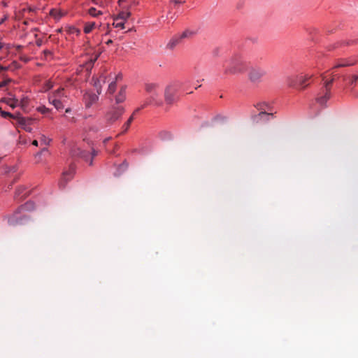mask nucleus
<instances>
[{
  "label": "nucleus",
  "instance_id": "1",
  "mask_svg": "<svg viewBox=\"0 0 358 358\" xmlns=\"http://www.w3.org/2000/svg\"><path fill=\"white\" fill-rule=\"evenodd\" d=\"M145 91L148 94V97L141 106V108H144L150 105L159 106L162 104V101L160 99V87L158 84L152 83H145Z\"/></svg>",
  "mask_w": 358,
  "mask_h": 358
},
{
  "label": "nucleus",
  "instance_id": "2",
  "mask_svg": "<svg viewBox=\"0 0 358 358\" xmlns=\"http://www.w3.org/2000/svg\"><path fill=\"white\" fill-rule=\"evenodd\" d=\"M247 68V61L240 55H235L228 62L224 73L226 74L241 73L245 72Z\"/></svg>",
  "mask_w": 358,
  "mask_h": 358
},
{
  "label": "nucleus",
  "instance_id": "3",
  "mask_svg": "<svg viewBox=\"0 0 358 358\" xmlns=\"http://www.w3.org/2000/svg\"><path fill=\"white\" fill-rule=\"evenodd\" d=\"M33 208L31 202H27L19 207L11 215L8 217V222L11 225L24 224L28 217L23 213V210H29Z\"/></svg>",
  "mask_w": 358,
  "mask_h": 358
},
{
  "label": "nucleus",
  "instance_id": "4",
  "mask_svg": "<svg viewBox=\"0 0 358 358\" xmlns=\"http://www.w3.org/2000/svg\"><path fill=\"white\" fill-rule=\"evenodd\" d=\"M266 74V71L259 66H253L249 69L248 78L249 81L254 85H259L264 76Z\"/></svg>",
  "mask_w": 358,
  "mask_h": 358
},
{
  "label": "nucleus",
  "instance_id": "5",
  "mask_svg": "<svg viewBox=\"0 0 358 358\" xmlns=\"http://www.w3.org/2000/svg\"><path fill=\"white\" fill-rule=\"evenodd\" d=\"M124 113V108L123 106H119L113 107L105 115L106 127L112 125L114 122L120 118Z\"/></svg>",
  "mask_w": 358,
  "mask_h": 358
},
{
  "label": "nucleus",
  "instance_id": "6",
  "mask_svg": "<svg viewBox=\"0 0 358 358\" xmlns=\"http://www.w3.org/2000/svg\"><path fill=\"white\" fill-rule=\"evenodd\" d=\"M311 78V76L309 75H299L296 76H292L288 78L287 84L290 87H295L297 84L301 86L302 88L306 87L308 85L306 84V82Z\"/></svg>",
  "mask_w": 358,
  "mask_h": 358
},
{
  "label": "nucleus",
  "instance_id": "7",
  "mask_svg": "<svg viewBox=\"0 0 358 358\" xmlns=\"http://www.w3.org/2000/svg\"><path fill=\"white\" fill-rule=\"evenodd\" d=\"M63 91V88L58 89L49 97L50 103H51L57 110L64 108V104L61 99L64 96Z\"/></svg>",
  "mask_w": 358,
  "mask_h": 358
},
{
  "label": "nucleus",
  "instance_id": "8",
  "mask_svg": "<svg viewBox=\"0 0 358 358\" xmlns=\"http://www.w3.org/2000/svg\"><path fill=\"white\" fill-rule=\"evenodd\" d=\"M177 88L173 85H169L164 92L165 101L168 104L173 103L176 100Z\"/></svg>",
  "mask_w": 358,
  "mask_h": 358
},
{
  "label": "nucleus",
  "instance_id": "9",
  "mask_svg": "<svg viewBox=\"0 0 358 358\" xmlns=\"http://www.w3.org/2000/svg\"><path fill=\"white\" fill-rule=\"evenodd\" d=\"M98 94L92 92H87L83 96V101L87 108H90L94 103H96L99 99Z\"/></svg>",
  "mask_w": 358,
  "mask_h": 358
},
{
  "label": "nucleus",
  "instance_id": "10",
  "mask_svg": "<svg viewBox=\"0 0 358 358\" xmlns=\"http://www.w3.org/2000/svg\"><path fill=\"white\" fill-rule=\"evenodd\" d=\"M70 154L73 157L83 158L85 161H87L90 157L89 154L86 151L81 150L76 145H73L70 151Z\"/></svg>",
  "mask_w": 358,
  "mask_h": 358
},
{
  "label": "nucleus",
  "instance_id": "11",
  "mask_svg": "<svg viewBox=\"0 0 358 358\" xmlns=\"http://www.w3.org/2000/svg\"><path fill=\"white\" fill-rule=\"evenodd\" d=\"M16 119H17L18 124H20L21 126H22V127L24 130H26L27 131H29V132L31 131V128L30 127V125L32 122L31 119L25 118L20 115L16 116Z\"/></svg>",
  "mask_w": 358,
  "mask_h": 358
},
{
  "label": "nucleus",
  "instance_id": "12",
  "mask_svg": "<svg viewBox=\"0 0 358 358\" xmlns=\"http://www.w3.org/2000/svg\"><path fill=\"white\" fill-rule=\"evenodd\" d=\"M126 99V86H122L117 94L115 96L116 103H120Z\"/></svg>",
  "mask_w": 358,
  "mask_h": 358
},
{
  "label": "nucleus",
  "instance_id": "13",
  "mask_svg": "<svg viewBox=\"0 0 358 358\" xmlns=\"http://www.w3.org/2000/svg\"><path fill=\"white\" fill-rule=\"evenodd\" d=\"M323 95H321L317 98V102L320 104L321 106H324L327 101L330 99L331 97V92L328 91H324L323 90Z\"/></svg>",
  "mask_w": 358,
  "mask_h": 358
},
{
  "label": "nucleus",
  "instance_id": "14",
  "mask_svg": "<svg viewBox=\"0 0 358 358\" xmlns=\"http://www.w3.org/2000/svg\"><path fill=\"white\" fill-rule=\"evenodd\" d=\"M141 109H142L141 108H138L137 109L135 110V111L134 112L133 115L128 119V120L124 124L123 127H122V129H123V131L122 132H126L132 121L134 120V115L136 114V113H138Z\"/></svg>",
  "mask_w": 358,
  "mask_h": 358
},
{
  "label": "nucleus",
  "instance_id": "15",
  "mask_svg": "<svg viewBox=\"0 0 358 358\" xmlns=\"http://www.w3.org/2000/svg\"><path fill=\"white\" fill-rule=\"evenodd\" d=\"M195 34V32L193 31H191V30H185V31H183L178 37V39L176 40V43H178L180 40L182 39V38H191L192 36H193Z\"/></svg>",
  "mask_w": 358,
  "mask_h": 358
},
{
  "label": "nucleus",
  "instance_id": "16",
  "mask_svg": "<svg viewBox=\"0 0 358 358\" xmlns=\"http://www.w3.org/2000/svg\"><path fill=\"white\" fill-rule=\"evenodd\" d=\"M24 190L25 189L23 187H18L15 192V197L19 199H24L27 196V193L24 192Z\"/></svg>",
  "mask_w": 358,
  "mask_h": 358
},
{
  "label": "nucleus",
  "instance_id": "17",
  "mask_svg": "<svg viewBox=\"0 0 358 358\" xmlns=\"http://www.w3.org/2000/svg\"><path fill=\"white\" fill-rule=\"evenodd\" d=\"M73 169H71L69 171L64 172L63 173L61 182H62L63 181L65 182H67L69 180H71L73 178ZM60 185H62V183H60Z\"/></svg>",
  "mask_w": 358,
  "mask_h": 358
},
{
  "label": "nucleus",
  "instance_id": "18",
  "mask_svg": "<svg viewBox=\"0 0 358 358\" xmlns=\"http://www.w3.org/2000/svg\"><path fill=\"white\" fill-rule=\"evenodd\" d=\"M93 85L95 87L98 94L101 93L102 85L101 84V80L95 78H92Z\"/></svg>",
  "mask_w": 358,
  "mask_h": 358
},
{
  "label": "nucleus",
  "instance_id": "19",
  "mask_svg": "<svg viewBox=\"0 0 358 358\" xmlns=\"http://www.w3.org/2000/svg\"><path fill=\"white\" fill-rule=\"evenodd\" d=\"M131 15L130 12L122 11L120 12L117 17H115V21H117L119 20H122L123 21L126 20Z\"/></svg>",
  "mask_w": 358,
  "mask_h": 358
},
{
  "label": "nucleus",
  "instance_id": "20",
  "mask_svg": "<svg viewBox=\"0 0 358 358\" xmlns=\"http://www.w3.org/2000/svg\"><path fill=\"white\" fill-rule=\"evenodd\" d=\"M117 89V82L116 81H112L108 87L107 94H113L116 91Z\"/></svg>",
  "mask_w": 358,
  "mask_h": 358
},
{
  "label": "nucleus",
  "instance_id": "21",
  "mask_svg": "<svg viewBox=\"0 0 358 358\" xmlns=\"http://www.w3.org/2000/svg\"><path fill=\"white\" fill-rule=\"evenodd\" d=\"M5 102L9 106H10L12 108H14L17 106V105L18 104V100L17 99H5Z\"/></svg>",
  "mask_w": 358,
  "mask_h": 358
},
{
  "label": "nucleus",
  "instance_id": "22",
  "mask_svg": "<svg viewBox=\"0 0 358 358\" xmlns=\"http://www.w3.org/2000/svg\"><path fill=\"white\" fill-rule=\"evenodd\" d=\"M94 26H95L94 22H89V23L85 24V27H84L85 33L89 34L90 32H91L92 30L94 29Z\"/></svg>",
  "mask_w": 358,
  "mask_h": 358
},
{
  "label": "nucleus",
  "instance_id": "23",
  "mask_svg": "<svg viewBox=\"0 0 358 358\" xmlns=\"http://www.w3.org/2000/svg\"><path fill=\"white\" fill-rule=\"evenodd\" d=\"M89 14L93 17H96L101 14V11H97L95 8H91L89 9Z\"/></svg>",
  "mask_w": 358,
  "mask_h": 358
},
{
  "label": "nucleus",
  "instance_id": "24",
  "mask_svg": "<svg viewBox=\"0 0 358 358\" xmlns=\"http://www.w3.org/2000/svg\"><path fill=\"white\" fill-rule=\"evenodd\" d=\"M40 140L41 143L44 145H48L51 141V139L46 137L45 135H41V136L40 137Z\"/></svg>",
  "mask_w": 358,
  "mask_h": 358
},
{
  "label": "nucleus",
  "instance_id": "25",
  "mask_svg": "<svg viewBox=\"0 0 358 358\" xmlns=\"http://www.w3.org/2000/svg\"><path fill=\"white\" fill-rule=\"evenodd\" d=\"M113 25L116 27V28H120V29H124V21L122 22H118L117 21H115L114 20V22L113 23Z\"/></svg>",
  "mask_w": 358,
  "mask_h": 358
},
{
  "label": "nucleus",
  "instance_id": "26",
  "mask_svg": "<svg viewBox=\"0 0 358 358\" xmlns=\"http://www.w3.org/2000/svg\"><path fill=\"white\" fill-rule=\"evenodd\" d=\"M333 79L329 80V81H327L325 82V84H324V91H328V92H330L331 90V85L333 83Z\"/></svg>",
  "mask_w": 358,
  "mask_h": 358
},
{
  "label": "nucleus",
  "instance_id": "27",
  "mask_svg": "<svg viewBox=\"0 0 358 358\" xmlns=\"http://www.w3.org/2000/svg\"><path fill=\"white\" fill-rule=\"evenodd\" d=\"M10 82H11V79H10V78H7V79L0 82V89L6 86Z\"/></svg>",
  "mask_w": 358,
  "mask_h": 358
},
{
  "label": "nucleus",
  "instance_id": "28",
  "mask_svg": "<svg viewBox=\"0 0 358 358\" xmlns=\"http://www.w3.org/2000/svg\"><path fill=\"white\" fill-rule=\"evenodd\" d=\"M69 32L70 34H79L80 33V31L79 29H78L77 28L73 27H70L69 29Z\"/></svg>",
  "mask_w": 358,
  "mask_h": 358
},
{
  "label": "nucleus",
  "instance_id": "29",
  "mask_svg": "<svg viewBox=\"0 0 358 358\" xmlns=\"http://www.w3.org/2000/svg\"><path fill=\"white\" fill-rule=\"evenodd\" d=\"M1 115H2L3 117H13V118H16V117H15V116H14L13 115H12V114H11V113H10L9 112L2 111V112H1Z\"/></svg>",
  "mask_w": 358,
  "mask_h": 358
},
{
  "label": "nucleus",
  "instance_id": "30",
  "mask_svg": "<svg viewBox=\"0 0 358 358\" xmlns=\"http://www.w3.org/2000/svg\"><path fill=\"white\" fill-rule=\"evenodd\" d=\"M38 110L43 114H45L49 111V109L45 106H41L38 108Z\"/></svg>",
  "mask_w": 358,
  "mask_h": 358
},
{
  "label": "nucleus",
  "instance_id": "31",
  "mask_svg": "<svg viewBox=\"0 0 358 358\" xmlns=\"http://www.w3.org/2000/svg\"><path fill=\"white\" fill-rule=\"evenodd\" d=\"M350 64L348 63V62H339L336 66H335L334 68H338V67H343V66H350Z\"/></svg>",
  "mask_w": 358,
  "mask_h": 358
},
{
  "label": "nucleus",
  "instance_id": "32",
  "mask_svg": "<svg viewBox=\"0 0 358 358\" xmlns=\"http://www.w3.org/2000/svg\"><path fill=\"white\" fill-rule=\"evenodd\" d=\"M52 85L50 81H47L44 87V90H49L52 87Z\"/></svg>",
  "mask_w": 358,
  "mask_h": 358
},
{
  "label": "nucleus",
  "instance_id": "33",
  "mask_svg": "<svg viewBox=\"0 0 358 358\" xmlns=\"http://www.w3.org/2000/svg\"><path fill=\"white\" fill-rule=\"evenodd\" d=\"M358 80V75H354L352 77V79L350 81V83L351 85H353L354 83H355Z\"/></svg>",
  "mask_w": 358,
  "mask_h": 358
},
{
  "label": "nucleus",
  "instance_id": "34",
  "mask_svg": "<svg viewBox=\"0 0 358 358\" xmlns=\"http://www.w3.org/2000/svg\"><path fill=\"white\" fill-rule=\"evenodd\" d=\"M97 79L101 80V84L103 85L106 82V77L104 76H101L99 78H96Z\"/></svg>",
  "mask_w": 358,
  "mask_h": 358
},
{
  "label": "nucleus",
  "instance_id": "35",
  "mask_svg": "<svg viewBox=\"0 0 358 358\" xmlns=\"http://www.w3.org/2000/svg\"><path fill=\"white\" fill-rule=\"evenodd\" d=\"M97 155V152H96L95 150H93L92 155H91V157H90V165H92V159L94 156H96Z\"/></svg>",
  "mask_w": 358,
  "mask_h": 358
},
{
  "label": "nucleus",
  "instance_id": "36",
  "mask_svg": "<svg viewBox=\"0 0 358 358\" xmlns=\"http://www.w3.org/2000/svg\"><path fill=\"white\" fill-rule=\"evenodd\" d=\"M50 15L55 17H57V11L55 10H52L50 12Z\"/></svg>",
  "mask_w": 358,
  "mask_h": 358
},
{
  "label": "nucleus",
  "instance_id": "37",
  "mask_svg": "<svg viewBox=\"0 0 358 358\" xmlns=\"http://www.w3.org/2000/svg\"><path fill=\"white\" fill-rule=\"evenodd\" d=\"M46 150H47V149H46V148H43V149L40 152H38V153H37V154L36 155V157H40V156H41V153H42L43 152H44V151H46Z\"/></svg>",
  "mask_w": 358,
  "mask_h": 358
},
{
  "label": "nucleus",
  "instance_id": "38",
  "mask_svg": "<svg viewBox=\"0 0 358 358\" xmlns=\"http://www.w3.org/2000/svg\"><path fill=\"white\" fill-rule=\"evenodd\" d=\"M121 79H122V75L121 74H118L117 76H116L115 81L117 82L118 80H121Z\"/></svg>",
  "mask_w": 358,
  "mask_h": 358
},
{
  "label": "nucleus",
  "instance_id": "39",
  "mask_svg": "<svg viewBox=\"0 0 358 358\" xmlns=\"http://www.w3.org/2000/svg\"><path fill=\"white\" fill-rule=\"evenodd\" d=\"M32 145H35V146H38V141H36V140H34V141H32Z\"/></svg>",
  "mask_w": 358,
  "mask_h": 358
},
{
  "label": "nucleus",
  "instance_id": "40",
  "mask_svg": "<svg viewBox=\"0 0 358 358\" xmlns=\"http://www.w3.org/2000/svg\"><path fill=\"white\" fill-rule=\"evenodd\" d=\"M110 139V138H106L104 141H103V143H106Z\"/></svg>",
  "mask_w": 358,
  "mask_h": 358
},
{
  "label": "nucleus",
  "instance_id": "41",
  "mask_svg": "<svg viewBox=\"0 0 358 358\" xmlns=\"http://www.w3.org/2000/svg\"><path fill=\"white\" fill-rule=\"evenodd\" d=\"M113 43V41L110 39V40H108V41L106 42V44L109 45V44H110V43Z\"/></svg>",
  "mask_w": 358,
  "mask_h": 358
},
{
  "label": "nucleus",
  "instance_id": "42",
  "mask_svg": "<svg viewBox=\"0 0 358 358\" xmlns=\"http://www.w3.org/2000/svg\"><path fill=\"white\" fill-rule=\"evenodd\" d=\"M172 2L175 3H179L180 1H178V0H171Z\"/></svg>",
  "mask_w": 358,
  "mask_h": 358
},
{
  "label": "nucleus",
  "instance_id": "43",
  "mask_svg": "<svg viewBox=\"0 0 358 358\" xmlns=\"http://www.w3.org/2000/svg\"><path fill=\"white\" fill-rule=\"evenodd\" d=\"M4 69V66L0 65V72H1Z\"/></svg>",
  "mask_w": 358,
  "mask_h": 358
},
{
  "label": "nucleus",
  "instance_id": "44",
  "mask_svg": "<svg viewBox=\"0 0 358 358\" xmlns=\"http://www.w3.org/2000/svg\"><path fill=\"white\" fill-rule=\"evenodd\" d=\"M71 111V108H68L66 109V113H69Z\"/></svg>",
  "mask_w": 358,
  "mask_h": 358
},
{
  "label": "nucleus",
  "instance_id": "45",
  "mask_svg": "<svg viewBox=\"0 0 358 358\" xmlns=\"http://www.w3.org/2000/svg\"><path fill=\"white\" fill-rule=\"evenodd\" d=\"M127 165H124V164H122V165H121V167H124V169H126V168H127Z\"/></svg>",
  "mask_w": 358,
  "mask_h": 358
},
{
  "label": "nucleus",
  "instance_id": "46",
  "mask_svg": "<svg viewBox=\"0 0 358 358\" xmlns=\"http://www.w3.org/2000/svg\"><path fill=\"white\" fill-rule=\"evenodd\" d=\"M8 67H5V66H4V69H3V71H6V70H8Z\"/></svg>",
  "mask_w": 358,
  "mask_h": 358
},
{
  "label": "nucleus",
  "instance_id": "47",
  "mask_svg": "<svg viewBox=\"0 0 358 358\" xmlns=\"http://www.w3.org/2000/svg\"><path fill=\"white\" fill-rule=\"evenodd\" d=\"M44 52H45V54H48H48H50V53L49 51H47V50L44 51Z\"/></svg>",
  "mask_w": 358,
  "mask_h": 358
}]
</instances>
